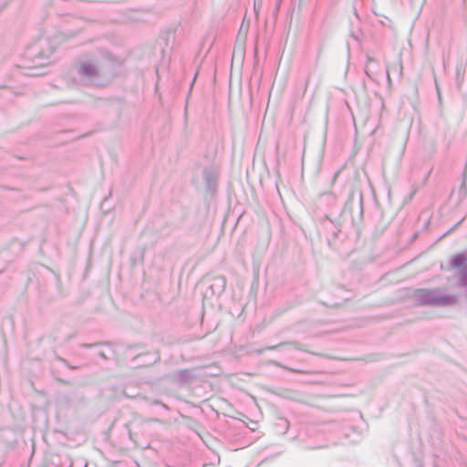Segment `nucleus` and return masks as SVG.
I'll use <instances>...</instances> for the list:
<instances>
[{
    "label": "nucleus",
    "mask_w": 467,
    "mask_h": 467,
    "mask_svg": "<svg viewBox=\"0 0 467 467\" xmlns=\"http://www.w3.org/2000/svg\"><path fill=\"white\" fill-rule=\"evenodd\" d=\"M79 72L87 77L94 76L98 73L96 67L91 63H80L78 66Z\"/></svg>",
    "instance_id": "nucleus-1"
},
{
    "label": "nucleus",
    "mask_w": 467,
    "mask_h": 467,
    "mask_svg": "<svg viewBox=\"0 0 467 467\" xmlns=\"http://www.w3.org/2000/svg\"><path fill=\"white\" fill-rule=\"evenodd\" d=\"M466 260H467V258L464 254H456L451 260V265L454 267H460L461 265H464Z\"/></svg>",
    "instance_id": "nucleus-2"
},
{
    "label": "nucleus",
    "mask_w": 467,
    "mask_h": 467,
    "mask_svg": "<svg viewBox=\"0 0 467 467\" xmlns=\"http://www.w3.org/2000/svg\"><path fill=\"white\" fill-rule=\"evenodd\" d=\"M286 345H291V346H293L296 348L300 349V350H304L305 349L304 346H302L300 343L296 342V341H293V342H284V343L279 344L278 346L270 347L269 349L274 350V349H276L278 347L286 346Z\"/></svg>",
    "instance_id": "nucleus-3"
},
{
    "label": "nucleus",
    "mask_w": 467,
    "mask_h": 467,
    "mask_svg": "<svg viewBox=\"0 0 467 467\" xmlns=\"http://www.w3.org/2000/svg\"><path fill=\"white\" fill-rule=\"evenodd\" d=\"M403 150H404V147H402L400 152V155H399V161H400V158L402 156V153H403Z\"/></svg>",
    "instance_id": "nucleus-4"
}]
</instances>
